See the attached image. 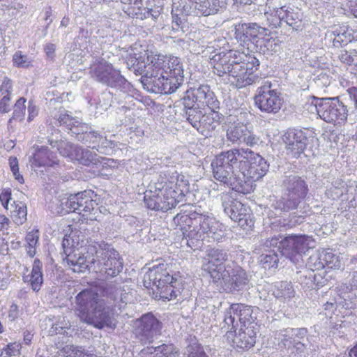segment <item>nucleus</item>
Instances as JSON below:
<instances>
[{"label":"nucleus","mask_w":357,"mask_h":357,"mask_svg":"<svg viewBox=\"0 0 357 357\" xmlns=\"http://www.w3.org/2000/svg\"><path fill=\"white\" fill-rule=\"evenodd\" d=\"M9 165L10 167V170L15 176V178L20 183L24 182V178L20 174L19 172V166H18V160L16 157H10L9 158Z\"/></svg>","instance_id":"nucleus-57"},{"label":"nucleus","mask_w":357,"mask_h":357,"mask_svg":"<svg viewBox=\"0 0 357 357\" xmlns=\"http://www.w3.org/2000/svg\"><path fill=\"white\" fill-rule=\"evenodd\" d=\"M187 357H208L202 347L197 343L189 344L186 348Z\"/></svg>","instance_id":"nucleus-55"},{"label":"nucleus","mask_w":357,"mask_h":357,"mask_svg":"<svg viewBox=\"0 0 357 357\" xmlns=\"http://www.w3.org/2000/svg\"><path fill=\"white\" fill-rule=\"evenodd\" d=\"M245 56V52L239 50H231L227 52L222 51L215 54L210 58V64L213 67V73L219 77L229 75V70L238 61Z\"/></svg>","instance_id":"nucleus-22"},{"label":"nucleus","mask_w":357,"mask_h":357,"mask_svg":"<svg viewBox=\"0 0 357 357\" xmlns=\"http://www.w3.org/2000/svg\"><path fill=\"white\" fill-rule=\"evenodd\" d=\"M105 298H100L92 289H85L76 296L75 312L79 319L95 328H114L115 316L129 301V294L125 289L110 285L105 291Z\"/></svg>","instance_id":"nucleus-2"},{"label":"nucleus","mask_w":357,"mask_h":357,"mask_svg":"<svg viewBox=\"0 0 357 357\" xmlns=\"http://www.w3.org/2000/svg\"><path fill=\"white\" fill-rule=\"evenodd\" d=\"M227 138L233 144H245L248 146L257 144L259 138L241 123L231 125L227 130Z\"/></svg>","instance_id":"nucleus-28"},{"label":"nucleus","mask_w":357,"mask_h":357,"mask_svg":"<svg viewBox=\"0 0 357 357\" xmlns=\"http://www.w3.org/2000/svg\"><path fill=\"white\" fill-rule=\"evenodd\" d=\"M185 107L197 105L199 108L208 107L211 110H218L220 102L208 85H201L198 88L190 89L186 91L183 98Z\"/></svg>","instance_id":"nucleus-18"},{"label":"nucleus","mask_w":357,"mask_h":357,"mask_svg":"<svg viewBox=\"0 0 357 357\" xmlns=\"http://www.w3.org/2000/svg\"><path fill=\"white\" fill-rule=\"evenodd\" d=\"M140 357H178V351L172 344H162L156 347H147L139 353Z\"/></svg>","instance_id":"nucleus-33"},{"label":"nucleus","mask_w":357,"mask_h":357,"mask_svg":"<svg viewBox=\"0 0 357 357\" xmlns=\"http://www.w3.org/2000/svg\"><path fill=\"white\" fill-rule=\"evenodd\" d=\"M72 326L69 323L66 322H60L53 325L52 328H54V331L56 333H63L62 331L65 329L70 330L71 329Z\"/></svg>","instance_id":"nucleus-64"},{"label":"nucleus","mask_w":357,"mask_h":357,"mask_svg":"<svg viewBox=\"0 0 357 357\" xmlns=\"http://www.w3.org/2000/svg\"><path fill=\"white\" fill-rule=\"evenodd\" d=\"M314 241L307 235H289L280 240L272 238L266 241V246L277 248L282 255L289 259L295 264L303 263L302 253L314 247Z\"/></svg>","instance_id":"nucleus-7"},{"label":"nucleus","mask_w":357,"mask_h":357,"mask_svg":"<svg viewBox=\"0 0 357 357\" xmlns=\"http://www.w3.org/2000/svg\"><path fill=\"white\" fill-rule=\"evenodd\" d=\"M249 282V277L245 270L233 261L227 264L222 277L219 282L229 292L244 289Z\"/></svg>","instance_id":"nucleus-20"},{"label":"nucleus","mask_w":357,"mask_h":357,"mask_svg":"<svg viewBox=\"0 0 357 357\" xmlns=\"http://www.w3.org/2000/svg\"><path fill=\"white\" fill-rule=\"evenodd\" d=\"M188 184L183 175H172L169 178L160 176L155 183L154 190H150L145 194L144 203L151 210L167 211L172 209L183 201Z\"/></svg>","instance_id":"nucleus-3"},{"label":"nucleus","mask_w":357,"mask_h":357,"mask_svg":"<svg viewBox=\"0 0 357 357\" xmlns=\"http://www.w3.org/2000/svg\"><path fill=\"white\" fill-rule=\"evenodd\" d=\"M245 58L238 61L227 77L228 82L237 88H243L259 81V77L255 72L259 66V60L252 54L245 53Z\"/></svg>","instance_id":"nucleus-9"},{"label":"nucleus","mask_w":357,"mask_h":357,"mask_svg":"<svg viewBox=\"0 0 357 357\" xmlns=\"http://www.w3.org/2000/svg\"><path fill=\"white\" fill-rule=\"evenodd\" d=\"M294 289L291 282L282 281L275 285L273 295L277 298L289 299L294 296Z\"/></svg>","instance_id":"nucleus-42"},{"label":"nucleus","mask_w":357,"mask_h":357,"mask_svg":"<svg viewBox=\"0 0 357 357\" xmlns=\"http://www.w3.org/2000/svg\"><path fill=\"white\" fill-rule=\"evenodd\" d=\"M11 199V192L8 190H4L0 194V202L6 209H8V203Z\"/></svg>","instance_id":"nucleus-63"},{"label":"nucleus","mask_w":357,"mask_h":357,"mask_svg":"<svg viewBox=\"0 0 357 357\" xmlns=\"http://www.w3.org/2000/svg\"><path fill=\"white\" fill-rule=\"evenodd\" d=\"M259 332V326L255 321L241 326L237 330L227 331L226 338L233 343V346L240 349H250L256 342L257 334Z\"/></svg>","instance_id":"nucleus-23"},{"label":"nucleus","mask_w":357,"mask_h":357,"mask_svg":"<svg viewBox=\"0 0 357 357\" xmlns=\"http://www.w3.org/2000/svg\"><path fill=\"white\" fill-rule=\"evenodd\" d=\"M20 349V344L16 342L10 343L1 351V357H11L19 354Z\"/></svg>","instance_id":"nucleus-59"},{"label":"nucleus","mask_w":357,"mask_h":357,"mask_svg":"<svg viewBox=\"0 0 357 357\" xmlns=\"http://www.w3.org/2000/svg\"><path fill=\"white\" fill-rule=\"evenodd\" d=\"M289 349L291 350V354H294V357L306 356V347L305 344L300 341L295 342Z\"/></svg>","instance_id":"nucleus-58"},{"label":"nucleus","mask_w":357,"mask_h":357,"mask_svg":"<svg viewBox=\"0 0 357 357\" xmlns=\"http://www.w3.org/2000/svg\"><path fill=\"white\" fill-rule=\"evenodd\" d=\"M236 38L243 43L251 42L257 46V40L262 36H268L270 31L257 23H243L236 26Z\"/></svg>","instance_id":"nucleus-25"},{"label":"nucleus","mask_w":357,"mask_h":357,"mask_svg":"<svg viewBox=\"0 0 357 357\" xmlns=\"http://www.w3.org/2000/svg\"><path fill=\"white\" fill-rule=\"evenodd\" d=\"M202 119L201 126L197 131L204 135H208L209 132L214 130L219 126L220 116L217 110H211L208 114L204 113Z\"/></svg>","instance_id":"nucleus-37"},{"label":"nucleus","mask_w":357,"mask_h":357,"mask_svg":"<svg viewBox=\"0 0 357 357\" xmlns=\"http://www.w3.org/2000/svg\"><path fill=\"white\" fill-rule=\"evenodd\" d=\"M101 136L94 131H85L78 137V140L82 142L84 144H89V146L92 144H98Z\"/></svg>","instance_id":"nucleus-52"},{"label":"nucleus","mask_w":357,"mask_h":357,"mask_svg":"<svg viewBox=\"0 0 357 357\" xmlns=\"http://www.w3.org/2000/svg\"><path fill=\"white\" fill-rule=\"evenodd\" d=\"M310 139L305 131L296 129H289L283 136L288 154L297 158L302 153Z\"/></svg>","instance_id":"nucleus-26"},{"label":"nucleus","mask_w":357,"mask_h":357,"mask_svg":"<svg viewBox=\"0 0 357 357\" xmlns=\"http://www.w3.org/2000/svg\"><path fill=\"white\" fill-rule=\"evenodd\" d=\"M143 280L144 287L155 291L164 301L175 299L181 293L176 287V280L163 268V266L149 268Z\"/></svg>","instance_id":"nucleus-8"},{"label":"nucleus","mask_w":357,"mask_h":357,"mask_svg":"<svg viewBox=\"0 0 357 357\" xmlns=\"http://www.w3.org/2000/svg\"><path fill=\"white\" fill-rule=\"evenodd\" d=\"M314 259L317 261V263H314L317 269L325 267L338 269L342 266L340 256L334 254L330 249H323L317 256L310 257L311 261Z\"/></svg>","instance_id":"nucleus-31"},{"label":"nucleus","mask_w":357,"mask_h":357,"mask_svg":"<svg viewBox=\"0 0 357 357\" xmlns=\"http://www.w3.org/2000/svg\"><path fill=\"white\" fill-rule=\"evenodd\" d=\"M11 97H0V112L8 113L10 110Z\"/></svg>","instance_id":"nucleus-62"},{"label":"nucleus","mask_w":357,"mask_h":357,"mask_svg":"<svg viewBox=\"0 0 357 357\" xmlns=\"http://www.w3.org/2000/svg\"><path fill=\"white\" fill-rule=\"evenodd\" d=\"M27 111H28L27 121L29 122H31L38 114V108L35 105V103H34V102L33 100H29V101L28 106H27Z\"/></svg>","instance_id":"nucleus-61"},{"label":"nucleus","mask_w":357,"mask_h":357,"mask_svg":"<svg viewBox=\"0 0 357 357\" xmlns=\"http://www.w3.org/2000/svg\"><path fill=\"white\" fill-rule=\"evenodd\" d=\"M185 108L186 109L185 115L188 121L197 130L201 126L202 119L204 116V113L202 111L204 108H199L197 105L185 107Z\"/></svg>","instance_id":"nucleus-40"},{"label":"nucleus","mask_w":357,"mask_h":357,"mask_svg":"<svg viewBox=\"0 0 357 357\" xmlns=\"http://www.w3.org/2000/svg\"><path fill=\"white\" fill-rule=\"evenodd\" d=\"M174 221L180 225L183 236L191 239L203 241L208 238L218 241L223 231L224 226L210 215L200 214L192 218L186 214H178Z\"/></svg>","instance_id":"nucleus-5"},{"label":"nucleus","mask_w":357,"mask_h":357,"mask_svg":"<svg viewBox=\"0 0 357 357\" xmlns=\"http://www.w3.org/2000/svg\"><path fill=\"white\" fill-rule=\"evenodd\" d=\"M15 204V208L11 211L12 218L15 224L22 225L26 220L27 210L25 204L17 202Z\"/></svg>","instance_id":"nucleus-43"},{"label":"nucleus","mask_w":357,"mask_h":357,"mask_svg":"<svg viewBox=\"0 0 357 357\" xmlns=\"http://www.w3.org/2000/svg\"><path fill=\"white\" fill-rule=\"evenodd\" d=\"M92 262L93 271L106 279L118 275L123 266L119 252L108 245H105L96 251V261Z\"/></svg>","instance_id":"nucleus-11"},{"label":"nucleus","mask_w":357,"mask_h":357,"mask_svg":"<svg viewBox=\"0 0 357 357\" xmlns=\"http://www.w3.org/2000/svg\"><path fill=\"white\" fill-rule=\"evenodd\" d=\"M226 0H194L191 8L195 9L196 15L208 16L218 13L220 9L225 8Z\"/></svg>","instance_id":"nucleus-30"},{"label":"nucleus","mask_w":357,"mask_h":357,"mask_svg":"<svg viewBox=\"0 0 357 357\" xmlns=\"http://www.w3.org/2000/svg\"><path fill=\"white\" fill-rule=\"evenodd\" d=\"M275 15L278 17V22L273 23L275 26H280L282 22H284L289 26L294 28L298 22L297 13H295L292 9L291 10H288L285 6L277 8Z\"/></svg>","instance_id":"nucleus-38"},{"label":"nucleus","mask_w":357,"mask_h":357,"mask_svg":"<svg viewBox=\"0 0 357 357\" xmlns=\"http://www.w3.org/2000/svg\"><path fill=\"white\" fill-rule=\"evenodd\" d=\"M255 103L261 112L275 114L281 109L283 100L280 93L273 89L271 82L264 81L257 89Z\"/></svg>","instance_id":"nucleus-15"},{"label":"nucleus","mask_w":357,"mask_h":357,"mask_svg":"<svg viewBox=\"0 0 357 357\" xmlns=\"http://www.w3.org/2000/svg\"><path fill=\"white\" fill-rule=\"evenodd\" d=\"M245 58L238 61L227 77L228 82L237 88H243L259 81V77L255 72L259 66V60L252 54L245 53Z\"/></svg>","instance_id":"nucleus-10"},{"label":"nucleus","mask_w":357,"mask_h":357,"mask_svg":"<svg viewBox=\"0 0 357 357\" xmlns=\"http://www.w3.org/2000/svg\"><path fill=\"white\" fill-rule=\"evenodd\" d=\"M84 243V237L80 239L79 236H76V234L72 231L69 236H66L62 241L63 252L67 254L73 252L75 250H79L82 248Z\"/></svg>","instance_id":"nucleus-39"},{"label":"nucleus","mask_w":357,"mask_h":357,"mask_svg":"<svg viewBox=\"0 0 357 357\" xmlns=\"http://www.w3.org/2000/svg\"><path fill=\"white\" fill-rule=\"evenodd\" d=\"M39 239L38 231L29 232L26 236V250L27 254L33 257L36 255V245H37Z\"/></svg>","instance_id":"nucleus-47"},{"label":"nucleus","mask_w":357,"mask_h":357,"mask_svg":"<svg viewBox=\"0 0 357 357\" xmlns=\"http://www.w3.org/2000/svg\"><path fill=\"white\" fill-rule=\"evenodd\" d=\"M334 36L333 45L335 46L347 45L354 40H357V31L347 26L335 27L331 31Z\"/></svg>","instance_id":"nucleus-34"},{"label":"nucleus","mask_w":357,"mask_h":357,"mask_svg":"<svg viewBox=\"0 0 357 357\" xmlns=\"http://www.w3.org/2000/svg\"><path fill=\"white\" fill-rule=\"evenodd\" d=\"M262 38L257 40L256 49L264 55H273L280 51V41L276 38Z\"/></svg>","instance_id":"nucleus-36"},{"label":"nucleus","mask_w":357,"mask_h":357,"mask_svg":"<svg viewBox=\"0 0 357 357\" xmlns=\"http://www.w3.org/2000/svg\"><path fill=\"white\" fill-rule=\"evenodd\" d=\"M26 98L21 97L15 102L13 107V112L12 118L9 120L10 122L12 119L22 121L24 119L26 112Z\"/></svg>","instance_id":"nucleus-46"},{"label":"nucleus","mask_w":357,"mask_h":357,"mask_svg":"<svg viewBox=\"0 0 357 357\" xmlns=\"http://www.w3.org/2000/svg\"><path fill=\"white\" fill-rule=\"evenodd\" d=\"M153 4L154 1L143 4L142 9H137L138 11L135 13L137 17L143 20L151 17L153 20H155L160 13L158 10L153 9Z\"/></svg>","instance_id":"nucleus-44"},{"label":"nucleus","mask_w":357,"mask_h":357,"mask_svg":"<svg viewBox=\"0 0 357 357\" xmlns=\"http://www.w3.org/2000/svg\"><path fill=\"white\" fill-rule=\"evenodd\" d=\"M243 150L245 157L242 164H238V172L242 176V180L256 181L262 178L268 172L269 165L258 153H255L249 149H237Z\"/></svg>","instance_id":"nucleus-16"},{"label":"nucleus","mask_w":357,"mask_h":357,"mask_svg":"<svg viewBox=\"0 0 357 357\" xmlns=\"http://www.w3.org/2000/svg\"><path fill=\"white\" fill-rule=\"evenodd\" d=\"M96 156V154L91 151L78 146V149H75L73 160H77L84 165H89L96 164L99 161Z\"/></svg>","instance_id":"nucleus-41"},{"label":"nucleus","mask_w":357,"mask_h":357,"mask_svg":"<svg viewBox=\"0 0 357 357\" xmlns=\"http://www.w3.org/2000/svg\"><path fill=\"white\" fill-rule=\"evenodd\" d=\"M90 74L96 81L121 91L125 92L130 87V83L120 72L107 61L93 63L90 68Z\"/></svg>","instance_id":"nucleus-14"},{"label":"nucleus","mask_w":357,"mask_h":357,"mask_svg":"<svg viewBox=\"0 0 357 357\" xmlns=\"http://www.w3.org/2000/svg\"><path fill=\"white\" fill-rule=\"evenodd\" d=\"M133 328L136 336L146 344L160 334L161 324L151 313H147L134 321Z\"/></svg>","instance_id":"nucleus-24"},{"label":"nucleus","mask_w":357,"mask_h":357,"mask_svg":"<svg viewBox=\"0 0 357 357\" xmlns=\"http://www.w3.org/2000/svg\"><path fill=\"white\" fill-rule=\"evenodd\" d=\"M254 309L250 306L241 303L231 304L224 312L223 326L222 329L227 331L237 330L241 326L255 321L253 316Z\"/></svg>","instance_id":"nucleus-17"},{"label":"nucleus","mask_w":357,"mask_h":357,"mask_svg":"<svg viewBox=\"0 0 357 357\" xmlns=\"http://www.w3.org/2000/svg\"><path fill=\"white\" fill-rule=\"evenodd\" d=\"M287 194L274 204L275 208L280 211L295 209L301 200L307 195V187L304 180L295 175L289 176L284 181Z\"/></svg>","instance_id":"nucleus-13"},{"label":"nucleus","mask_w":357,"mask_h":357,"mask_svg":"<svg viewBox=\"0 0 357 357\" xmlns=\"http://www.w3.org/2000/svg\"><path fill=\"white\" fill-rule=\"evenodd\" d=\"M228 260V253L225 250L211 249L207 251L204 259L202 268L206 271L213 281L218 283L222 277L225 262Z\"/></svg>","instance_id":"nucleus-21"},{"label":"nucleus","mask_w":357,"mask_h":357,"mask_svg":"<svg viewBox=\"0 0 357 357\" xmlns=\"http://www.w3.org/2000/svg\"><path fill=\"white\" fill-rule=\"evenodd\" d=\"M243 150L234 149L221 153L211 162L214 178L232 190L245 193L241 183L238 164L244 161L245 153Z\"/></svg>","instance_id":"nucleus-4"},{"label":"nucleus","mask_w":357,"mask_h":357,"mask_svg":"<svg viewBox=\"0 0 357 357\" xmlns=\"http://www.w3.org/2000/svg\"><path fill=\"white\" fill-rule=\"evenodd\" d=\"M31 167L35 171L40 167H51L59 164L56 154L47 146H34L29 158Z\"/></svg>","instance_id":"nucleus-27"},{"label":"nucleus","mask_w":357,"mask_h":357,"mask_svg":"<svg viewBox=\"0 0 357 357\" xmlns=\"http://www.w3.org/2000/svg\"><path fill=\"white\" fill-rule=\"evenodd\" d=\"M43 264L35 259L33 263L31 272L24 277L25 280L30 282L31 287L34 291H38L43 283Z\"/></svg>","instance_id":"nucleus-35"},{"label":"nucleus","mask_w":357,"mask_h":357,"mask_svg":"<svg viewBox=\"0 0 357 357\" xmlns=\"http://www.w3.org/2000/svg\"><path fill=\"white\" fill-rule=\"evenodd\" d=\"M278 261V256L275 250L271 251L268 254L260 256V263L265 269L276 267Z\"/></svg>","instance_id":"nucleus-50"},{"label":"nucleus","mask_w":357,"mask_h":357,"mask_svg":"<svg viewBox=\"0 0 357 357\" xmlns=\"http://www.w3.org/2000/svg\"><path fill=\"white\" fill-rule=\"evenodd\" d=\"M220 199L225 213L241 227L245 229L253 225L248 207L227 193L221 195Z\"/></svg>","instance_id":"nucleus-19"},{"label":"nucleus","mask_w":357,"mask_h":357,"mask_svg":"<svg viewBox=\"0 0 357 357\" xmlns=\"http://www.w3.org/2000/svg\"><path fill=\"white\" fill-rule=\"evenodd\" d=\"M337 289L339 296L345 301H351V303H353V300L357 299V298L354 296L353 287L351 284L347 285V284H342L338 286Z\"/></svg>","instance_id":"nucleus-53"},{"label":"nucleus","mask_w":357,"mask_h":357,"mask_svg":"<svg viewBox=\"0 0 357 357\" xmlns=\"http://www.w3.org/2000/svg\"><path fill=\"white\" fill-rule=\"evenodd\" d=\"M289 335H293L294 341H299L303 338L307 334V330L304 328H288Z\"/></svg>","instance_id":"nucleus-60"},{"label":"nucleus","mask_w":357,"mask_h":357,"mask_svg":"<svg viewBox=\"0 0 357 357\" xmlns=\"http://www.w3.org/2000/svg\"><path fill=\"white\" fill-rule=\"evenodd\" d=\"M12 91V81L8 77H4L0 84V97H11Z\"/></svg>","instance_id":"nucleus-56"},{"label":"nucleus","mask_w":357,"mask_h":357,"mask_svg":"<svg viewBox=\"0 0 357 357\" xmlns=\"http://www.w3.org/2000/svg\"><path fill=\"white\" fill-rule=\"evenodd\" d=\"M93 195V192L91 191H84L71 195L65 202H62L63 206L61 213L75 212L86 220H96L100 211L96 200L92 197Z\"/></svg>","instance_id":"nucleus-12"},{"label":"nucleus","mask_w":357,"mask_h":357,"mask_svg":"<svg viewBox=\"0 0 357 357\" xmlns=\"http://www.w3.org/2000/svg\"><path fill=\"white\" fill-rule=\"evenodd\" d=\"M115 147V143L112 140H108L106 137H102L99 140L97 146L93 145V149H96L100 153L109 155L113 152Z\"/></svg>","instance_id":"nucleus-49"},{"label":"nucleus","mask_w":357,"mask_h":357,"mask_svg":"<svg viewBox=\"0 0 357 357\" xmlns=\"http://www.w3.org/2000/svg\"><path fill=\"white\" fill-rule=\"evenodd\" d=\"M78 149V146L74 145L68 142L61 141L57 144V149L59 153L63 157L68 158L70 160H73L75 149Z\"/></svg>","instance_id":"nucleus-45"},{"label":"nucleus","mask_w":357,"mask_h":357,"mask_svg":"<svg viewBox=\"0 0 357 357\" xmlns=\"http://www.w3.org/2000/svg\"><path fill=\"white\" fill-rule=\"evenodd\" d=\"M287 331L288 328H286L278 332L276 334V339L279 342V345L281 344V347L289 349L295 342L293 335H289Z\"/></svg>","instance_id":"nucleus-51"},{"label":"nucleus","mask_w":357,"mask_h":357,"mask_svg":"<svg viewBox=\"0 0 357 357\" xmlns=\"http://www.w3.org/2000/svg\"><path fill=\"white\" fill-rule=\"evenodd\" d=\"M340 60L347 65L357 64V50H342L339 55Z\"/></svg>","instance_id":"nucleus-54"},{"label":"nucleus","mask_w":357,"mask_h":357,"mask_svg":"<svg viewBox=\"0 0 357 357\" xmlns=\"http://www.w3.org/2000/svg\"><path fill=\"white\" fill-rule=\"evenodd\" d=\"M126 63L136 75H142L144 88L153 92L172 93L183 83V63L176 56L144 52L130 54Z\"/></svg>","instance_id":"nucleus-1"},{"label":"nucleus","mask_w":357,"mask_h":357,"mask_svg":"<svg viewBox=\"0 0 357 357\" xmlns=\"http://www.w3.org/2000/svg\"><path fill=\"white\" fill-rule=\"evenodd\" d=\"M66 255V259L68 264L71 267L72 270L75 273H82L86 269L93 271V261H96V258L89 260L88 256H84L82 250H75L73 252H68Z\"/></svg>","instance_id":"nucleus-29"},{"label":"nucleus","mask_w":357,"mask_h":357,"mask_svg":"<svg viewBox=\"0 0 357 357\" xmlns=\"http://www.w3.org/2000/svg\"><path fill=\"white\" fill-rule=\"evenodd\" d=\"M305 108L312 114H317L328 123L341 124L347 119V107L338 98L319 99L313 96L305 103Z\"/></svg>","instance_id":"nucleus-6"},{"label":"nucleus","mask_w":357,"mask_h":357,"mask_svg":"<svg viewBox=\"0 0 357 357\" xmlns=\"http://www.w3.org/2000/svg\"><path fill=\"white\" fill-rule=\"evenodd\" d=\"M57 121L60 126H66L70 130L72 135H75L77 139L79 136L89 130L86 124L82 123L78 119L72 117L65 110L60 112Z\"/></svg>","instance_id":"nucleus-32"},{"label":"nucleus","mask_w":357,"mask_h":357,"mask_svg":"<svg viewBox=\"0 0 357 357\" xmlns=\"http://www.w3.org/2000/svg\"><path fill=\"white\" fill-rule=\"evenodd\" d=\"M13 64L17 68H28L32 66V59L22 52L17 51L13 56Z\"/></svg>","instance_id":"nucleus-48"}]
</instances>
